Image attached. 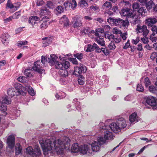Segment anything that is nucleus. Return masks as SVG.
I'll return each instance as SVG.
<instances>
[{"instance_id":"f257e3e1","label":"nucleus","mask_w":157,"mask_h":157,"mask_svg":"<svg viewBox=\"0 0 157 157\" xmlns=\"http://www.w3.org/2000/svg\"><path fill=\"white\" fill-rule=\"evenodd\" d=\"M39 143L43 149L44 155L47 157L52 155L56 151L58 155L62 156L65 149H69L70 146V140L68 137H65L63 139H58L52 142L50 139H40Z\"/></svg>"},{"instance_id":"f03ea898","label":"nucleus","mask_w":157,"mask_h":157,"mask_svg":"<svg viewBox=\"0 0 157 157\" xmlns=\"http://www.w3.org/2000/svg\"><path fill=\"white\" fill-rule=\"evenodd\" d=\"M110 120L105 121L104 123L101 122L99 124V129L102 132H104V137L100 136L98 137V140L101 141L102 143H105L107 140H113L114 137L113 133L110 131L109 129V126L106 125V124Z\"/></svg>"},{"instance_id":"7ed1b4c3","label":"nucleus","mask_w":157,"mask_h":157,"mask_svg":"<svg viewBox=\"0 0 157 157\" xmlns=\"http://www.w3.org/2000/svg\"><path fill=\"white\" fill-rule=\"evenodd\" d=\"M15 135L14 134L8 135L6 140L7 148L12 149L15 146V154L16 155H18L21 153L22 147L19 143H17L15 145Z\"/></svg>"},{"instance_id":"20e7f679","label":"nucleus","mask_w":157,"mask_h":157,"mask_svg":"<svg viewBox=\"0 0 157 157\" xmlns=\"http://www.w3.org/2000/svg\"><path fill=\"white\" fill-rule=\"evenodd\" d=\"M121 4L122 6H126V7L122 9L120 12L121 16L122 17H125L127 19L132 18V21H133L134 14L132 13V10L129 8L131 6L129 2L123 1L121 2Z\"/></svg>"},{"instance_id":"39448f33","label":"nucleus","mask_w":157,"mask_h":157,"mask_svg":"<svg viewBox=\"0 0 157 157\" xmlns=\"http://www.w3.org/2000/svg\"><path fill=\"white\" fill-rule=\"evenodd\" d=\"M147 14V12L145 8L142 7L140 8L136 13L133 14V24L140 23V17L145 16Z\"/></svg>"},{"instance_id":"423d86ee","label":"nucleus","mask_w":157,"mask_h":157,"mask_svg":"<svg viewBox=\"0 0 157 157\" xmlns=\"http://www.w3.org/2000/svg\"><path fill=\"white\" fill-rule=\"evenodd\" d=\"M25 152L33 157H38L41 155L40 147L37 145H35L34 150L32 147H28L26 149Z\"/></svg>"},{"instance_id":"0eeeda50","label":"nucleus","mask_w":157,"mask_h":157,"mask_svg":"<svg viewBox=\"0 0 157 157\" xmlns=\"http://www.w3.org/2000/svg\"><path fill=\"white\" fill-rule=\"evenodd\" d=\"M95 49L97 52H100L102 50L104 53H107V50L104 48H102L101 49L95 43H94L93 45L88 44L85 46L84 50L86 52H91L93 51Z\"/></svg>"},{"instance_id":"6e6552de","label":"nucleus","mask_w":157,"mask_h":157,"mask_svg":"<svg viewBox=\"0 0 157 157\" xmlns=\"http://www.w3.org/2000/svg\"><path fill=\"white\" fill-rule=\"evenodd\" d=\"M91 34L94 35L96 37V41L97 43L101 46L105 45V41L103 39L104 37H101L99 36V30H91L89 32Z\"/></svg>"},{"instance_id":"1a4fd4ad","label":"nucleus","mask_w":157,"mask_h":157,"mask_svg":"<svg viewBox=\"0 0 157 157\" xmlns=\"http://www.w3.org/2000/svg\"><path fill=\"white\" fill-rule=\"evenodd\" d=\"M146 102L153 109H157V100L155 97L152 96L148 97L146 99Z\"/></svg>"},{"instance_id":"9d476101","label":"nucleus","mask_w":157,"mask_h":157,"mask_svg":"<svg viewBox=\"0 0 157 157\" xmlns=\"http://www.w3.org/2000/svg\"><path fill=\"white\" fill-rule=\"evenodd\" d=\"M25 85H27L25 84V87H24L19 83H15L13 85V86L17 90L19 95H25L27 93V89L25 87Z\"/></svg>"},{"instance_id":"9b49d317","label":"nucleus","mask_w":157,"mask_h":157,"mask_svg":"<svg viewBox=\"0 0 157 157\" xmlns=\"http://www.w3.org/2000/svg\"><path fill=\"white\" fill-rule=\"evenodd\" d=\"M56 68L60 69V70L65 69H67L70 66V63L68 61H65L63 63L59 62L58 61L54 65Z\"/></svg>"},{"instance_id":"f8f14e48","label":"nucleus","mask_w":157,"mask_h":157,"mask_svg":"<svg viewBox=\"0 0 157 157\" xmlns=\"http://www.w3.org/2000/svg\"><path fill=\"white\" fill-rule=\"evenodd\" d=\"M103 143L101 141L98 140V137L97 141H94L91 144L92 151L94 152H97L100 151L101 146Z\"/></svg>"},{"instance_id":"ddd939ff","label":"nucleus","mask_w":157,"mask_h":157,"mask_svg":"<svg viewBox=\"0 0 157 157\" xmlns=\"http://www.w3.org/2000/svg\"><path fill=\"white\" fill-rule=\"evenodd\" d=\"M40 17L44 16L41 21L46 19L48 20L50 17V12L46 8L41 9L40 11Z\"/></svg>"},{"instance_id":"4468645a","label":"nucleus","mask_w":157,"mask_h":157,"mask_svg":"<svg viewBox=\"0 0 157 157\" xmlns=\"http://www.w3.org/2000/svg\"><path fill=\"white\" fill-rule=\"evenodd\" d=\"M79 152L83 155L86 154L87 153H89L88 155H93L92 152L91 150L90 149L88 146L85 144L80 146Z\"/></svg>"},{"instance_id":"2eb2a0df","label":"nucleus","mask_w":157,"mask_h":157,"mask_svg":"<svg viewBox=\"0 0 157 157\" xmlns=\"http://www.w3.org/2000/svg\"><path fill=\"white\" fill-rule=\"evenodd\" d=\"M157 22V19L155 18H149L146 20V22L148 27V29L151 27V29H157V27L154 25Z\"/></svg>"},{"instance_id":"dca6fc26","label":"nucleus","mask_w":157,"mask_h":157,"mask_svg":"<svg viewBox=\"0 0 157 157\" xmlns=\"http://www.w3.org/2000/svg\"><path fill=\"white\" fill-rule=\"evenodd\" d=\"M40 61H36L32 67L33 69L39 73L41 74L44 72V71L40 66Z\"/></svg>"},{"instance_id":"f3484780","label":"nucleus","mask_w":157,"mask_h":157,"mask_svg":"<svg viewBox=\"0 0 157 157\" xmlns=\"http://www.w3.org/2000/svg\"><path fill=\"white\" fill-rule=\"evenodd\" d=\"M87 70L86 67L82 65L79 67H75L74 74L77 75H80L81 73H85Z\"/></svg>"},{"instance_id":"a211bd4d","label":"nucleus","mask_w":157,"mask_h":157,"mask_svg":"<svg viewBox=\"0 0 157 157\" xmlns=\"http://www.w3.org/2000/svg\"><path fill=\"white\" fill-rule=\"evenodd\" d=\"M116 122L118 126L120 127L121 130V128H124L127 126V122L125 119L122 117H120L117 119Z\"/></svg>"},{"instance_id":"6ab92c4d","label":"nucleus","mask_w":157,"mask_h":157,"mask_svg":"<svg viewBox=\"0 0 157 157\" xmlns=\"http://www.w3.org/2000/svg\"><path fill=\"white\" fill-rule=\"evenodd\" d=\"M122 19L120 18L114 19L110 17L107 20V22L111 25H113L120 27Z\"/></svg>"},{"instance_id":"aec40b11","label":"nucleus","mask_w":157,"mask_h":157,"mask_svg":"<svg viewBox=\"0 0 157 157\" xmlns=\"http://www.w3.org/2000/svg\"><path fill=\"white\" fill-rule=\"evenodd\" d=\"M99 36L101 37H105L106 38L108 39L109 40H113L114 38V35L108 32L105 33L104 30H99Z\"/></svg>"},{"instance_id":"412c9836","label":"nucleus","mask_w":157,"mask_h":157,"mask_svg":"<svg viewBox=\"0 0 157 157\" xmlns=\"http://www.w3.org/2000/svg\"><path fill=\"white\" fill-rule=\"evenodd\" d=\"M107 124V123L106 124ZM106 125L109 126V129L110 130L111 129L115 133H117L121 131L120 127L118 126L116 122L111 123L109 125Z\"/></svg>"},{"instance_id":"4be33fe9","label":"nucleus","mask_w":157,"mask_h":157,"mask_svg":"<svg viewBox=\"0 0 157 157\" xmlns=\"http://www.w3.org/2000/svg\"><path fill=\"white\" fill-rule=\"evenodd\" d=\"M20 111L15 108H14L9 113V117L12 120L16 119L19 115Z\"/></svg>"},{"instance_id":"5701e85b","label":"nucleus","mask_w":157,"mask_h":157,"mask_svg":"<svg viewBox=\"0 0 157 157\" xmlns=\"http://www.w3.org/2000/svg\"><path fill=\"white\" fill-rule=\"evenodd\" d=\"M8 95L11 97H15L19 95V93L16 88L12 87L9 88L7 91Z\"/></svg>"},{"instance_id":"b1692460","label":"nucleus","mask_w":157,"mask_h":157,"mask_svg":"<svg viewBox=\"0 0 157 157\" xmlns=\"http://www.w3.org/2000/svg\"><path fill=\"white\" fill-rule=\"evenodd\" d=\"M58 60V57L55 54H51L50 57L48 58V62L51 66H54Z\"/></svg>"},{"instance_id":"393cba45","label":"nucleus","mask_w":157,"mask_h":157,"mask_svg":"<svg viewBox=\"0 0 157 157\" xmlns=\"http://www.w3.org/2000/svg\"><path fill=\"white\" fill-rule=\"evenodd\" d=\"M0 37L1 41L4 44L5 46L7 45L9 43L10 35L7 33H4L2 34Z\"/></svg>"},{"instance_id":"a878e982","label":"nucleus","mask_w":157,"mask_h":157,"mask_svg":"<svg viewBox=\"0 0 157 157\" xmlns=\"http://www.w3.org/2000/svg\"><path fill=\"white\" fill-rule=\"evenodd\" d=\"M139 118L136 112L132 113L129 116V120L131 123L135 124L139 121Z\"/></svg>"},{"instance_id":"bb28decb","label":"nucleus","mask_w":157,"mask_h":157,"mask_svg":"<svg viewBox=\"0 0 157 157\" xmlns=\"http://www.w3.org/2000/svg\"><path fill=\"white\" fill-rule=\"evenodd\" d=\"M82 18L80 16H78L77 17L76 21L73 24V26L75 28L80 27L82 26L81 22Z\"/></svg>"},{"instance_id":"cd10ccee","label":"nucleus","mask_w":157,"mask_h":157,"mask_svg":"<svg viewBox=\"0 0 157 157\" xmlns=\"http://www.w3.org/2000/svg\"><path fill=\"white\" fill-rule=\"evenodd\" d=\"M59 23L63 24L64 26H67L69 24V21L67 17L65 15H63L59 20Z\"/></svg>"},{"instance_id":"c85d7f7f","label":"nucleus","mask_w":157,"mask_h":157,"mask_svg":"<svg viewBox=\"0 0 157 157\" xmlns=\"http://www.w3.org/2000/svg\"><path fill=\"white\" fill-rule=\"evenodd\" d=\"M40 20V18L36 16H34L31 17L29 19V22L32 25H34L36 23V21Z\"/></svg>"},{"instance_id":"c756f323","label":"nucleus","mask_w":157,"mask_h":157,"mask_svg":"<svg viewBox=\"0 0 157 157\" xmlns=\"http://www.w3.org/2000/svg\"><path fill=\"white\" fill-rule=\"evenodd\" d=\"M0 102L6 104H9L11 103V99L8 96H5L0 99Z\"/></svg>"},{"instance_id":"7c9ffc66","label":"nucleus","mask_w":157,"mask_h":157,"mask_svg":"<svg viewBox=\"0 0 157 157\" xmlns=\"http://www.w3.org/2000/svg\"><path fill=\"white\" fill-rule=\"evenodd\" d=\"M80 146L78 145L77 143L73 144L71 147V151L72 153H77L79 152Z\"/></svg>"},{"instance_id":"2f4dec72","label":"nucleus","mask_w":157,"mask_h":157,"mask_svg":"<svg viewBox=\"0 0 157 157\" xmlns=\"http://www.w3.org/2000/svg\"><path fill=\"white\" fill-rule=\"evenodd\" d=\"M42 40L43 41V46L44 47H46L48 46L52 41L51 38L47 37L42 38Z\"/></svg>"},{"instance_id":"473e14b6","label":"nucleus","mask_w":157,"mask_h":157,"mask_svg":"<svg viewBox=\"0 0 157 157\" xmlns=\"http://www.w3.org/2000/svg\"><path fill=\"white\" fill-rule=\"evenodd\" d=\"M7 109V106L3 104L2 102H0V110L3 113L2 114L3 116H6L7 114V113L6 112Z\"/></svg>"},{"instance_id":"72a5a7b5","label":"nucleus","mask_w":157,"mask_h":157,"mask_svg":"<svg viewBox=\"0 0 157 157\" xmlns=\"http://www.w3.org/2000/svg\"><path fill=\"white\" fill-rule=\"evenodd\" d=\"M24 74L26 76L29 77H33L34 75V72L31 69H26L24 71Z\"/></svg>"},{"instance_id":"f704fd0d","label":"nucleus","mask_w":157,"mask_h":157,"mask_svg":"<svg viewBox=\"0 0 157 157\" xmlns=\"http://www.w3.org/2000/svg\"><path fill=\"white\" fill-rule=\"evenodd\" d=\"M66 69H63L59 71V74L61 77L65 78L68 76V72Z\"/></svg>"},{"instance_id":"c9c22d12","label":"nucleus","mask_w":157,"mask_h":157,"mask_svg":"<svg viewBox=\"0 0 157 157\" xmlns=\"http://www.w3.org/2000/svg\"><path fill=\"white\" fill-rule=\"evenodd\" d=\"M25 87L29 94L31 96H33L35 95V92L33 88L28 84L25 85Z\"/></svg>"},{"instance_id":"e433bc0d","label":"nucleus","mask_w":157,"mask_h":157,"mask_svg":"<svg viewBox=\"0 0 157 157\" xmlns=\"http://www.w3.org/2000/svg\"><path fill=\"white\" fill-rule=\"evenodd\" d=\"M17 79L19 82L28 85L27 83L28 81L27 78L25 76H20L17 78Z\"/></svg>"},{"instance_id":"4c0bfd02","label":"nucleus","mask_w":157,"mask_h":157,"mask_svg":"<svg viewBox=\"0 0 157 157\" xmlns=\"http://www.w3.org/2000/svg\"><path fill=\"white\" fill-rule=\"evenodd\" d=\"M78 99L76 98H75L73 101V103L75 105L76 108L78 111L80 110L81 108L80 106L79 102L78 101Z\"/></svg>"},{"instance_id":"58836bf2","label":"nucleus","mask_w":157,"mask_h":157,"mask_svg":"<svg viewBox=\"0 0 157 157\" xmlns=\"http://www.w3.org/2000/svg\"><path fill=\"white\" fill-rule=\"evenodd\" d=\"M66 94L63 92H60L59 93L56 94L55 95V97L57 99H61L66 96Z\"/></svg>"},{"instance_id":"ea45409f","label":"nucleus","mask_w":157,"mask_h":157,"mask_svg":"<svg viewBox=\"0 0 157 157\" xmlns=\"http://www.w3.org/2000/svg\"><path fill=\"white\" fill-rule=\"evenodd\" d=\"M121 21V25H120V28H121L122 27H123L124 29H127L129 24V23L128 21L127 20L124 21L122 20Z\"/></svg>"},{"instance_id":"a19ab883","label":"nucleus","mask_w":157,"mask_h":157,"mask_svg":"<svg viewBox=\"0 0 157 157\" xmlns=\"http://www.w3.org/2000/svg\"><path fill=\"white\" fill-rule=\"evenodd\" d=\"M155 5L154 2L152 0L147 2L146 4V6L148 10H150Z\"/></svg>"},{"instance_id":"79ce46f5","label":"nucleus","mask_w":157,"mask_h":157,"mask_svg":"<svg viewBox=\"0 0 157 157\" xmlns=\"http://www.w3.org/2000/svg\"><path fill=\"white\" fill-rule=\"evenodd\" d=\"M49 21L48 20H46L44 21L43 23H42L40 25V28L42 29H46L48 26L49 23Z\"/></svg>"},{"instance_id":"37998d69","label":"nucleus","mask_w":157,"mask_h":157,"mask_svg":"<svg viewBox=\"0 0 157 157\" xmlns=\"http://www.w3.org/2000/svg\"><path fill=\"white\" fill-rule=\"evenodd\" d=\"M102 6L104 9H108L109 10L110 9L112 8V6L110 2H106L103 4Z\"/></svg>"},{"instance_id":"c03bdc74","label":"nucleus","mask_w":157,"mask_h":157,"mask_svg":"<svg viewBox=\"0 0 157 157\" xmlns=\"http://www.w3.org/2000/svg\"><path fill=\"white\" fill-rule=\"evenodd\" d=\"M149 90L151 92L157 94V88L154 86H150Z\"/></svg>"},{"instance_id":"a18cd8bd","label":"nucleus","mask_w":157,"mask_h":157,"mask_svg":"<svg viewBox=\"0 0 157 157\" xmlns=\"http://www.w3.org/2000/svg\"><path fill=\"white\" fill-rule=\"evenodd\" d=\"M85 78L82 75L80 76L78 79V82L79 84L82 85L85 82Z\"/></svg>"},{"instance_id":"49530a36","label":"nucleus","mask_w":157,"mask_h":157,"mask_svg":"<svg viewBox=\"0 0 157 157\" xmlns=\"http://www.w3.org/2000/svg\"><path fill=\"white\" fill-rule=\"evenodd\" d=\"M57 80H59L60 83L62 85H64L66 83V80L65 78H61L60 79L58 78L56 76H53Z\"/></svg>"},{"instance_id":"de8ad7c7","label":"nucleus","mask_w":157,"mask_h":157,"mask_svg":"<svg viewBox=\"0 0 157 157\" xmlns=\"http://www.w3.org/2000/svg\"><path fill=\"white\" fill-rule=\"evenodd\" d=\"M79 4L81 7H86L88 6L87 2L85 0H81L79 2Z\"/></svg>"},{"instance_id":"09e8293b","label":"nucleus","mask_w":157,"mask_h":157,"mask_svg":"<svg viewBox=\"0 0 157 157\" xmlns=\"http://www.w3.org/2000/svg\"><path fill=\"white\" fill-rule=\"evenodd\" d=\"M134 98V96L132 94H129L126 96L124 98V100L127 101H131Z\"/></svg>"},{"instance_id":"8fccbe9b","label":"nucleus","mask_w":157,"mask_h":157,"mask_svg":"<svg viewBox=\"0 0 157 157\" xmlns=\"http://www.w3.org/2000/svg\"><path fill=\"white\" fill-rule=\"evenodd\" d=\"M28 43L27 41H18L17 44V45L20 48L22 45H26Z\"/></svg>"},{"instance_id":"3c124183","label":"nucleus","mask_w":157,"mask_h":157,"mask_svg":"<svg viewBox=\"0 0 157 157\" xmlns=\"http://www.w3.org/2000/svg\"><path fill=\"white\" fill-rule=\"evenodd\" d=\"M137 33H141L143 36L144 37H145L149 33V30H141V32L140 31V30H137Z\"/></svg>"},{"instance_id":"603ef678","label":"nucleus","mask_w":157,"mask_h":157,"mask_svg":"<svg viewBox=\"0 0 157 157\" xmlns=\"http://www.w3.org/2000/svg\"><path fill=\"white\" fill-rule=\"evenodd\" d=\"M139 5L137 2H135L132 5V8L134 11H136L137 10L139 9Z\"/></svg>"},{"instance_id":"864d4df0","label":"nucleus","mask_w":157,"mask_h":157,"mask_svg":"<svg viewBox=\"0 0 157 157\" xmlns=\"http://www.w3.org/2000/svg\"><path fill=\"white\" fill-rule=\"evenodd\" d=\"M56 10L59 13H62L64 11L63 8L61 6H58L56 8Z\"/></svg>"},{"instance_id":"5fc2aeb1","label":"nucleus","mask_w":157,"mask_h":157,"mask_svg":"<svg viewBox=\"0 0 157 157\" xmlns=\"http://www.w3.org/2000/svg\"><path fill=\"white\" fill-rule=\"evenodd\" d=\"M136 29H147V27L146 25H142L138 24L137 25V28Z\"/></svg>"},{"instance_id":"6e6d98bb","label":"nucleus","mask_w":157,"mask_h":157,"mask_svg":"<svg viewBox=\"0 0 157 157\" xmlns=\"http://www.w3.org/2000/svg\"><path fill=\"white\" fill-rule=\"evenodd\" d=\"M108 48L109 49L111 50H113L116 48V46L114 42L111 41L108 45Z\"/></svg>"},{"instance_id":"4d7b16f0","label":"nucleus","mask_w":157,"mask_h":157,"mask_svg":"<svg viewBox=\"0 0 157 157\" xmlns=\"http://www.w3.org/2000/svg\"><path fill=\"white\" fill-rule=\"evenodd\" d=\"M7 6L10 9L14 8V3L12 4L10 0H8L6 4Z\"/></svg>"},{"instance_id":"13d9d810","label":"nucleus","mask_w":157,"mask_h":157,"mask_svg":"<svg viewBox=\"0 0 157 157\" xmlns=\"http://www.w3.org/2000/svg\"><path fill=\"white\" fill-rule=\"evenodd\" d=\"M70 3H71L70 7L72 9H74L77 6V3L75 0H72L71 2Z\"/></svg>"},{"instance_id":"bf43d9fd","label":"nucleus","mask_w":157,"mask_h":157,"mask_svg":"<svg viewBox=\"0 0 157 157\" xmlns=\"http://www.w3.org/2000/svg\"><path fill=\"white\" fill-rule=\"evenodd\" d=\"M71 3L68 1H66L63 4V6L67 10L70 9Z\"/></svg>"},{"instance_id":"052dcab7","label":"nucleus","mask_w":157,"mask_h":157,"mask_svg":"<svg viewBox=\"0 0 157 157\" xmlns=\"http://www.w3.org/2000/svg\"><path fill=\"white\" fill-rule=\"evenodd\" d=\"M143 87L141 84H138L137 86L136 90L140 92H142L144 90Z\"/></svg>"},{"instance_id":"680f3d73","label":"nucleus","mask_w":157,"mask_h":157,"mask_svg":"<svg viewBox=\"0 0 157 157\" xmlns=\"http://www.w3.org/2000/svg\"><path fill=\"white\" fill-rule=\"evenodd\" d=\"M83 56V55L82 53H77L74 55V56L79 60H81Z\"/></svg>"},{"instance_id":"e2e57ef3","label":"nucleus","mask_w":157,"mask_h":157,"mask_svg":"<svg viewBox=\"0 0 157 157\" xmlns=\"http://www.w3.org/2000/svg\"><path fill=\"white\" fill-rule=\"evenodd\" d=\"M21 15L20 11L14 13L13 16V19H17Z\"/></svg>"},{"instance_id":"0e129e2a","label":"nucleus","mask_w":157,"mask_h":157,"mask_svg":"<svg viewBox=\"0 0 157 157\" xmlns=\"http://www.w3.org/2000/svg\"><path fill=\"white\" fill-rule=\"evenodd\" d=\"M144 84L146 87L148 86L150 84V82L148 77H146L144 79Z\"/></svg>"},{"instance_id":"69168bd1","label":"nucleus","mask_w":157,"mask_h":157,"mask_svg":"<svg viewBox=\"0 0 157 157\" xmlns=\"http://www.w3.org/2000/svg\"><path fill=\"white\" fill-rule=\"evenodd\" d=\"M41 62L43 64H44L45 62H48L47 57L44 56H41Z\"/></svg>"},{"instance_id":"338daca9","label":"nucleus","mask_w":157,"mask_h":157,"mask_svg":"<svg viewBox=\"0 0 157 157\" xmlns=\"http://www.w3.org/2000/svg\"><path fill=\"white\" fill-rule=\"evenodd\" d=\"M121 36L123 40H125L127 37V33H121Z\"/></svg>"},{"instance_id":"774afa93","label":"nucleus","mask_w":157,"mask_h":157,"mask_svg":"<svg viewBox=\"0 0 157 157\" xmlns=\"http://www.w3.org/2000/svg\"><path fill=\"white\" fill-rule=\"evenodd\" d=\"M157 57V53L154 52L152 54L151 56V58L152 60H154Z\"/></svg>"}]
</instances>
